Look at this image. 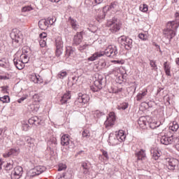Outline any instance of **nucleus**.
<instances>
[{"instance_id": "1", "label": "nucleus", "mask_w": 179, "mask_h": 179, "mask_svg": "<svg viewBox=\"0 0 179 179\" xmlns=\"http://www.w3.org/2000/svg\"><path fill=\"white\" fill-rule=\"evenodd\" d=\"M117 54H118L117 47L110 45L106 48L105 51L96 52L94 53L88 58V61H96V59H98L100 58V57H103V55H106V57L114 58V57H117Z\"/></svg>"}, {"instance_id": "2", "label": "nucleus", "mask_w": 179, "mask_h": 179, "mask_svg": "<svg viewBox=\"0 0 179 179\" xmlns=\"http://www.w3.org/2000/svg\"><path fill=\"white\" fill-rule=\"evenodd\" d=\"M179 21H171L167 23L166 29H164V37L171 41L176 36V29H178Z\"/></svg>"}, {"instance_id": "3", "label": "nucleus", "mask_w": 179, "mask_h": 179, "mask_svg": "<svg viewBox=\"0 0 179 179\" xmlns=\"http://www.w3.org/2000/svg\"><path fill=\"white\" fill-rule=\"evenodd\" d=\"M127 138V135H125V133L122 130H120L118 133L116 135H114L113 134H110L109 135V143L112 145V146H114L117 145V142H124L125 141V138Z\"/></svg>"}, {"instance_id": "4", "label": "nucleus", "mask_w": 179, "mask_h": 179, "mask_svg": "<svg viewBox=\"0 0 179 179\" xmlns=\"http://www.w3.org/2000/svg\"><path fill=\"white\" fill-rule=\"evenodd\" d=\"M106 26L110 27V31L111 33H117V31H120V29H121V23L115 19L108 21Z\"/></svg>"}, {"instance_id": "5", "label": "nucleus", "mask_w": 179, "mask_h": 179, "mask_svg": "<svg viewBox=\"0 0 179 179\" xmlns=\"http://www.w3.org/2000/svg\"><path fill=\"white\" fill-rule=\"evenodd\" d=\"M115 113L114 112H110L104 122L106 128H111V127L115 125Z\"/></svg>"}, {"instance_id": "6", "label": "nucleus", "mask_w": 179, "mask_h": 179, "mask_svg": "<svg viewBox=\"0 0 179 179\" xmlns=\"http://www.w3.org/2000/svg\"><path fill=\"white\" fill-rule=\"evenodd\" d=\"M89 101V96L86 94H83L82 93L78 94V97L75 101V105L80 107L82 104H86Z\"/></svg>"}, {"instance_id": "7", "label": "nucleus", "mask_w": 179, "mask_h": 179, "mask_svg": "<svg viewBox=\"0 0 179 179\" xmlns=\"http://www.w3.org/2000/svg\"><path fill=\"white\" fill-rule=\"evenodd\" d=\"M174 142H176V139L173 136H169V135L165 134L162 136L160 138V143L162 145H171L172 143H174Z\"/></svg>"}, {"instance_id": "8", "label": "nucleus", "mask_w": 179, "mask_h": 179, "mask_svg": "<svg viewBox=\"0 0 179 179\" xmlns=\"http://www.w3.org/2000/svg\"><path fill=\"white\" fill-rule=\"evenodd\" d=\"M23 174V168L22 166H16L14 171L11 173L12 179H19Z\"/></svg>"}, {"instance_id": "9", "label": "nucleus", "mask_w": 179, "mask_h": 179, "mask_svg": "<svg viewBox=\"0 0 179 179\" xmlns=\"http://www.w3.org/2000/svg\"><path fill=\"white\" fill-rule=\"evenodd\" d=\"M166 162L168 169L172 171L176 170V166L178 165V160L174 158H167Z\"/></svg>"}, {"instance_id": "10", "label": "nucleus", "mask_w": 179, "mask_h": 179, "mask_svg": "<svg viewBox=\"0 0 179 179\" xmlns=\"http://www.w3.org/2000/svg\"><path fill=\"white\" fill-rule=\"evenodd\" d=\"M19 53H16L14 55L13 62L14 65L16 66L17 69H19L20 71L23 69L24 68V64L21 59H19Z\"/></svg>"}, {"instance_id": "11", "label": "nucleus", "mask_w": 179, "mask_h": 179, "mask_svg": "<svg viewBox=\"0 0 179 179\" xmlns=\"http://www.w3.org/2000/svg\"><path fill=\"white\" fill-rule=\"evenodd\" d=\"M10 37L13 41H15V43H19V41H20L21 39L20 37H22V33L20 32V31H19V29H13L10 34Z\"/></svg>"}, {"instance_id": "12", "label": "nucleus", "mask_w": 179, "mask_h": 179, "mask_svg": "<svg viewBox=\"0 0 179 179\" xmlns=\"http://www.w3.org/2000/svg\"><path fill=\"white\" fill-rule=\"evenodd\" d=\"M25 141L30 150H36V149H37V143L36 142V139L31 138V137H27Z\"/></svg>"}, {"instance_id": "13", "label": "nucleus", "mask_w": 179, "mask_h": 179, "mask_svg": "<svg viewBox=\"0 0 179 179\" xmlns=\"http://www.w3.org/2000/svg\"><path fill=\"white\" fill-rule=\"evenodd\" d=\"M117 8V4L115 3H112L110 6H106L103 7V11H102V15H98V17L99 19H104L106 17V12L107 10H110L111 9H115Z\"/></svg>"}, {"instance_id": "14", "label": "nucleus", "mask_w": 179, "mask_h": 179, "mask_svg": "<svg viewBox=\"0 0 179 179\" xmlns=\"http://www.w3.org/2000/svg\"><path fill=\"white\" fill-rule=\"evenodd\" d=\"M45 170H46L45 166H36L35 168L31 169L29 171V173H35L33 176H38V175L41 174V173H44V171H45Z\"/></svg>"}, {"instance_id": "15", "label": "nucleus", "mask_w": 179, "mask_h": 179, "mask_svg": "<svg viewBox=\"0 0 179 179\" xmlns=\"http://www.w3.org/2000/svg\"><path fill=\"white\" fill-rule=\"evenodd\" d=\"M20 152L19 148H11L9 151L3 154V157L7 158L10 157V156H17V155H19Z\"/></svg>"}, {"instance_id": "16", "label": "nucleus", "mask_w": 179, "mask_h": 179, "mask_svg": "<svg viewBox=\"0 0 179 179\" xmlns=\"http://www.w3.org/2000/svg\"><path fill=\"white\" fill-rule=\"evenodd\" d=\"M83 36H82V32H77L74 36L73 39V44L74 45H79L82 43Z\"/></svg>"}, {"instance_id": "17", "label": "nucleus", "mask_w": 179, "mask_h": 179, "mask_svg": "<svg viewBox=\"0 0 179 179\" xmlns=\"http://www.w3.org/2000/svg\"><path fill=\"white\" fill-rule=\"evenodd\" d=\"M71 136L69 134H64L61 138V144L62 146H68L71 143Z\"/></svg>"}, {"instance_id": "18", "label": "nucleus", "mask_w": 179, "mask_h": 179, "mask_svg": "<svg viewBox=\"0 0 179 179\" xmlns=\"http://www.w3.org/2000/svg\"><path fill=\"white\" fill-rule=\"evenodd\" d=\"M65 57L67 58H69V57H75V49L71 46H66Z\"/></svg>"}, {"instance_id": "19", "label": "nucleus", "mask_w": 179, "mask_h": 179, "mask_svg": "<svg viewBox=\"0 0 179 179\" xmlns=\"http://www.w3.org/2000/svg\"><path fill=\"white\" fill-rule=\"evenodd\" d=\"M38 26L41 30H47L49 26L48 21L45 19L41 20L38 22Z\"/></svg>"}, {"instance_id": "20", "label": "nucleus", "mask_w": 179, "mask_h": 179, "mask_svg": "<svg viewBox=\"0 0 179 179\" xmlns=\"http://www.w3.org/2000/svg\"><path fill=\"white\" fill-rule=\"evenodd\" d=\"M138 124L141 128H143V129H145L148 124H149V122L146 121V117H141L138 120Z\"/></svg>"}, {"instance_id": "21", "label": "nucleus", "mask_w": 179, "mask_h": 179, "mask_svg": "<svg viewBox=\"0 0 179 179\" xmlns=\"http://www.w3.org/2000/svg\"><path fill=\"white\" fill-rule=\"evenodd\" d=\"M151 154L152 155V159H154V160H157L159 159V157L162 155V152H160L159 149L155 148L151 150Z\"/></svg>"}, {"instance_id": "22", "label": "nucleus", "mask_w": 179, "mask_h": 179, "mask_svg": "<svg viewBox=\"0 0 179 179\" xmlns=\"http://www.w3.org/2000/svg\"><path fill=\"white\" fill-rule=\"evenodd\" d=\"M138 160H145L146 159V152L145 150H141L136 153Z\"/></svg>"}, {"instance_id": "23", "label": "nucleus", "mask_w": 179, "mask_h": 179, "mask_svg": "<svg viewBox=\"0 0 179 179\" xmlns=\"http://www.w3.org/2000/svg\"><path fill=\"white\" fill-rule=\"evenodd\" d=\"M71 92H67L66 93H65L60 100L61 104H65L66 103L68 100H71Z\"/></svg>"}, {"instance_id": "24", "label": "nucleus", "mask_w": 179, "mask_h": 179, "mask_svg": "<svg viewBox=\"0 0 179 179\" xmlns=\"http://www.w3.org/2000/svg\"><path fill=\"white\" fill-rule=\"evenodd\" d=\"M31 80H32V82H34V83H38L39 85L43 83V78H41L40 75H32L31 77Z\"/></svg>"}, {"instance_id": "25", "label": "nucleus", "mask_w": 179, "mask_h": 179, "mask_svg": "<svg viewBox=\"0 0 179 179\" xmlns=\"http://www.w3.org/2000/svg\"><path fill=\"white\" fill-rule=\"evenodd\" d=\"M69 22L71 26V28L73 30H78V29H79V24H78L76 20H74L73 18L70 17L69 19Z\"/></svg>"}, {"instance_id": "26", "label": "nucleus", "mask_w": 179, "mask_h": 179, "mask_svg": "<svg viewBox=\"0 0 179 179\" xmlns=\"http://www.w3.org/2000/svg\"><path fill=\"white\" fill-rule=\"evenodd\" d=\"M108 75H114L115 76L120 78L121 76V70L120 69V67H115L112 71L108 73Z\"/></svg>"}, {"instance_id": "27", "label": "nucleus", "mask_w": 179, "mask_h": 179, "mask_svg": "<svg viewBox=\"0 0 179 179\" xmlns=\"http://www.w3.org/2000/svg\"><path fill=\"white\" fill-rule=\"evenodd\" d=\"M0 66L1 68L8 69L10 66V64L9 63V60L6 58H2L0 59Z\"/></svg>"}, {"instance_id": "28", "label": "nucleus", "mask_w": 179, "mask_h": 179, "mask_svg": "<svg viewBox=\"0 0 179 179\" xmlns=\"http://www.w3.org/2000/svg\"><path fill=\"white\" fill-rule=\"evenodd\" d=\"M169 129L170 131H172V132H177L179 129L178 123L176 121L171 122L169 124Z\"/></svg>"}, {"instance_id": "29", "label": "nucleus", "mask_w": 179, "mask_h": 179, "mask_svg": "<svg viewBox=\"0 0 179 179\" xmlns=\"http://www.w3.org/2000/svg\"><path fill=\"white\" fill-rule=\"evenodd\" d=\"M28 122L31 125H33V124H35V125H38V124L41 122V120H40L37 116H34L28 120Z\"/></svg>"}, {"instance_id": "30", "label": "nucleus", "mask_w": 179, "mask_h": 179, "mask_svg": "<svg viewBox=\"0 0 179 179\" xmlns=\"http://www.w3.org/2000/svg\"><path fill=\"white\" fill-rule=\"evenodd\" d=\"M148 94V90H143L141 91L136 96L137 101H141L142 99H145V96Z\"/></svg>"}, {"instance_id": "31", "label": "nucleus", "mask_w": 179, "mask_h": 179, "mask_svg": "<svg viewBox=\"0 0 179 179\" xmlns=\"http://www.w3.org/2000/svg\"><path fill=\"white\" fill-rule=\"evenodd\" d=\"M56 48H63L64 42L62 41V38L61 36H57L55 39Z\"/></svg>"}, {"instance_id": "32", "label": "nucleus", "mask_w": 179, "mask_h": 179, "mask_svg": "<svg viewBox=\"0 0 179 179\" xmlns=\"http://www.w3.org/2000/svg\"><path fill=\"white\" fill-rule=\"evenodd\" d=\"M123 47H124L126 50H131V48H132V39L126 38V41L124 44H123Z\"/></svg>"}, {"instance_id": "33", "label": "nucleus", "mask_w": 179, "mask_h": 179, "mask_svg": "<svg viewBox=\"0 0 179 179\" xmlns=\"http://www.w3.org/2000/svg\"><path fill=\"white\" fill-rule=\"evenodd\" d=\"M103 85V78L100 77L94 81V85L98 87V89H101Z\"/></svg>"}, {"instance_id": "34", "label": "nucleus", "mask_w": 179, "mask_h": 179, "mask_svg": "<svg viewBox=\"0 0 179 179\" xmlns=\"http://www.w3.org/2000/svg\"><path fill=\"white\" fill-rule=\"evenodd\" d=\"M20 59L22 61L24 64H27V62H29V59H30V57H29L27 54L23 53L20 56Z\"/></svg>"}, {"instance_id": "35", "label": "nucleus", "mask_w": 179, "mask_h": 179, "mask_svg": "<svg viewBox=\"0 0 179 179\" xmlns=\"http://www.w3.org/2000/svg\"><path fill=\"white\" fill-rule=\"evenodd\" d=\"M82 167H83V174H89V165H87V163L83 162L82 163Z\"/></svg>"}, {"instance_id": "36", "label": "nucleus", "mask_w": 179, "mask_h": 179, "mask_svg": "<svg viewBox=\"0 0 179 179\" xmlns=\"http://www.w3.org/2000/svg\"><path fill=\"white\" fill-rule=\"evenodd\" d=\"M82 136L85 139H89L90 138V130L89 129H85L82 133Z\"/></svg>"}, {"instance_id": "37", "label": "nucleus", "mask_w": 179, "mask_h": 179, "mask_svg": "<svg viewBox=\"0 0 179 179\" xmlns=\"http://www.w3.org/2000/svg\"><path fill=\"white\" fill-rule=\"evenodd\" d=\"M164 71H165L166 74L168 76H170V69H171V67H170V64L167 62H164Z\"/></svg>"}, {"instance_id": "38", "label": "nucleus", "mask_w": 179, "mask_h": 179, "mask_svg": "<svg viewBox=\"0 0 179 179\" xmlns=\"http://www.w3.org/2000/svg\"><path fill=\"white\" fill-rule=\"evenodd\" d=\"M48 146H49L50 149H51L52 148H55L57 146V139L52 138V140L48 141Z\"/></svg>"}, {"instance_id": "39", "label": "nucleus", "mask_w": 179, "mask_h": 179, "mask_svg": "<svg viewBox=\"0 0 179 179\" xmlns=\"http://www.w3.org/2000/svg\"><path fill=\"white\" fill-rule=\"evenodd\" d=\"M68 75V73H66V71H60L58 74H57V79H64V78H66V76Z\"/></svg>"}, {"instance_id": "40", "label": "nucleus", "mask_w": 179, "mask_h": 179, "mask_svg": "<svg viewBox=\"0 0 179 179\" xmlns=\"http://www.w3.org/2000/svg\"><path fill=\"white\" fill-rule=\"evenodd\" d=\"M129 104L127 102H123L122 103H120L118 106H117V109L118 110H127V108L128 107Z\"/></svg>"}, {"instance_id": "41", "label": "nucleus", "mask_w": 179, "mask_h": 179, "mask_svg": "<svg viewBox=\"0 0 179 179\" xmlns=\"http://www.w3.org/2000/svg\"><path fill=\"white\" fill-rule=\"evenodd\" d=\"M0 101H2V103H9L10 98H9V96L5 95L3 97H0Z\"/></svg>"}, {"instance_id": "42", "label": "nucleus", "mask_w": 179, "mask_h": 179, "mask_svg": "<svg viewBox=\"0 0 179 179\" xmlns=\"http://www.w3.org/2000/svg\"><path fill=\"white\" fill-rule=\"evenodd\" d=\"M4 167L6 171H9L10 170H12L13 169V162L7 163L6 165H4Z\"/></svg>"}, {"instance_id": "43", "label": "nucleus", "mask_w": 179, "mask_h": 179, "mask_svg": "<svg viewBox=\"0 0 179 179\" xmlns=\"http://www.w3.org/2000/svg\"><path fill=\"white\" fill-rule=\"evenodd\" d=\"M101 115H104V113H103L100 110H95L94 112V117L95 118H100V117H101Z\"/></svg>"}, {"instance_id": "44", "label": "nucleus", "mask_w": 179, "mask_h": 179, "mask_svg": "<svg viewBox=\"0 0 179 179\" xmlns=\"http://www.w3.org/2000/svg\"><path fill=\"white\" fill-rule=\"evenodd\" d=\"M150 65L153 71H157V65H156V62L150 60Z\"/></svg>"}, {"instance_id": "45", "label": "nucleus", "mask_w": 179, "mask_h": 179, "mask_svg": "<svg viewBox=\"0 0 179 179\" xmlns=\"http://www.w3.org/2000/svg\"><path fill=\"white\" fill-rule=\"evenodd\" d=\"M138 38L141 40H143V41H146V40H148V34L141 33V34H138Z\"/></svg>"}, {"instance_id": "46", "label": "nucleus", "mask_w": 179, "mask_h": 179, "mask_svg": "<svg viewBox=\"0 0 179 179\" xmlns=\"http://www.w3.org/2000/svg\"><path fill=\"white\" fill-rule=\"evenodd\" d=\"M127 41V36H122L118 38L119 43L122 44V45H124L125 44V41Z\"/></svg>"}, {"instance_id": "47", "label": "nucleus", "mask_w": 179, "mask_h": 179, "mask_svg": "<svg viewBox=\"0 0 179 179\" xmlns=\"http://www.w3.org/2000/svg\"><path fill=\"white\" fill-rule=\"evenodd\" d=\"M48 21V24L52 26L55 22H57V18L49 17L46 20Z\"/></svg>"}, {"instance_id": "48", "label": "nucleus", "mask_w": 179, "mask_h": 179, "mask_svg": "<svg viewBox=\"0 0 179 179\" xmlns=\"http://www.w3.org/2000/svg\"><path fill=\"white\" fill-rule=\"evenodd\" d=\"M148 5L146 4H141L140 6V10L141 12H148Z\"/></svg>"}, {"instance_id": "49", "label": "nucleus", "mask_w": 179, "mask_h": 179, "mask_svg": "<svg viewBox=\"0 0 179 179\" xmlns=\"http://www.w3.org/2000/svg\"><path fill=\"white\" fill-rule=\"evenodd\" d=\"M33 100L35 103H38L39 101H41V99H40V95L39 94H34L33 96Z\"/></svg>"}, {"instance_id": "50", "label": "nucleus", "mask_w": 179, "mask_h": 179, "mask_svg": "<svg viewBox=\"0 0 179 179\" xmlns=\"http://www.w3.org/2000/svg\"><path fill=\"white\" fill-rule=\"evenodd\" d=\"M62 51H64L62 48H56V55H57V57H60L62 55Z\"/></svg>"}, {"instance_id": "51", "label": "nucleus", "mask_w": 179, "mask_h": 179, "mask_svg": "<svg viewBox=\"0 0 179 179\" xmlns=\"http://www.w3.org/2000/svg\"><path fill=\"white\" fill-rule=\"evenodd\" d=\"M30 10H33V8L29 6H24L22 8V12H30Z\"/></svg>"}, {"instance_id": "52", "label": "nucleus", "mask_w": 179, "mask_h": 179, "mask_svg": "<svg viewBox=\"0 0 179 179\" xmlns=\"http://www.w3.org/2000/svg\"><path fill=\"white\" fill-rule=\"evenodd\" d=\"M66 169V165H65V164H59L58 171H62Z\"/></svg>"}, {"instance_id": "53", "label": "nucleus", "mask_w": 179, "mask_h": 179, "mask_svg": "<svg viewBox=\"0 0 179 179\" xmlns=\"http://www.w3.org/2000/svg\"><path fill=\"white\" fill-rule=\"evenodd\" d=\"M39 44L41 47L44 48L47 45V41L45 39H40Z\"/></svg>"}, {"instance_id": "54", "label": "nucleus", "mask_w": 179, "mask_h": 179, "mask_svg": "<svg viewBox=\"0 0 179 179\" xmlns=\"http://www.w3.org/2000/svg\"><path fill=\"white\" fill-rule=\"evenodd\" d=\"M39 37H40L41 40H46L47 33L43 32V33L40 34Z\"/></svg>"}, {"instance_id": "55", "label": "nucleus", "mask_w": 179, "mask_h": 179, "mask_svg": "<svg viewBox=\"0 0 179 179\" xmlns=\"http://www.w3.org/2000/svg\"><path fill=\"white\" fill-rule=\"evenodd\" d=\"M87 47H89V45H87V44H84L83 45H81L79 46L78 50L80 51H83V50H86V48H87Z\"/></svg>"}, {"instance_id": "56", "label": "nucleus", "mask_w": 179, "mask_h": 179, "mask_svg": "<svg viewBox=\"0 0 179 179\" xmlns=\"http://www.w3.org/2000/svg\"><path fill=\"white\" fill-rule=\"evenodd\" d=\"M17 145H18V146H24V141H23L22 138H20L18 141H17Z\"/></svg>"}, {"instance_id": "57", "label": "nucleus", "mask_w": 179, "mask_h": 179, "mask_svg": "<svg viewBox=\"0 0 179 179\" xmlns=\"http://www.w3.org/2000/svg\"><path fill=\"white\" fill-rule=\"evenodd\" d=\"M102 155L104 157L103 160H108V153L107 152V151L103 150Z\"/></svg>"}, {"instance_id": "58", "label": "nucleus", "mask_w": 179, "mask_h": 179, "mask_svg": "<svg viewBox=\"0 0 179 179\" xmlns=\"http://www.w3.org/2000/svg\"><path fill=\"white\" fill-rule=\"evenodd\" d=\"M27 97H29V96H27V95H24V96H22L20 99L17 100V103H20L22 101H24V100H26V99H27Z\"/></svg>"}, {"instance_id": "59", "label": "nucleus", "mask_w": 179, "mask_h": 179, "mask_svg": "<svg viewBox=\"0 0 179 179\" xmlns=\"http://www.w3.org/2000/svg\"><path fill=\"white\" fill-rule=\"evenodd\" d=\"M38 108H40V105L34 104V113H37V111H38Z\"/></svg>"}, {"instance_id": "60", "label": "nucleus", "mask_w": 179, "mask_h": 179, "mask_svg": "<svg viewBox=\"0 0 179 179\" xmlns=\"http://www.w3.org/2000/svg\"><path fill=\"white\" fill-rule=\"evenodd\" d=\"M101 88H99L98 87H96L95 85L91 87V90H92V92H99V90H100Z\"/></svg>"}, {"instance_id": "61", "label": "nucleus", "mask_w": 179, "mask_h": 179, "mask_svg": "<svg viewBox=\"0 0 179 179\" xmlns=\"http://www.w3.org/2000/svg\"><path fill=\"white\" fill-rule=\"evenodd\" d=\"M29 124H24L22 125L23 131H29Z\"/></svg>"}, {"instance_id": "62", "label": "nucleus", "mask_w": 179, "mask_h": 179, "mask_svg": "<svg viewBox=\"0 0 179 179\" xmlns=\"http://www.w3.org/2000/svg\"><path fill=\"white\" fill-rule=\"evenodd\" d=\"M3 130L2 129H0V142L1 141H3Z\"/></svg>"}, {"instance_id": "63", "label": "nucleus", "mask_w": 179, "mask_h": 179, "mask_svg": "<svg viewBox=\"0 0 179 179\" xmlns=\"http://www.w3.org/2000/svg\"><path fill=\"white\" fill-rule=\"evenodd\" d=\"M29 110H30V111H32V113H34V104H31L29 106Z\"/></svg>"}, {"instance_id": "64", "label": "nucleus", "mask_w": 179, "mask_h": 179, "mask_svg": "<svg viewBox=\"0 0 179 179\" xmlns=\"http://www.w3.org/2000/svg\"><path fill=\"white\" fill-rule=\"evenodd\" d=\"M175 17H176L175 22H179V13H175Z\"/></svg>"}]
</instances>
